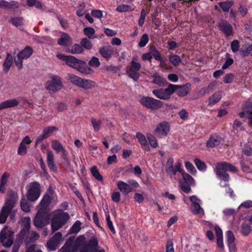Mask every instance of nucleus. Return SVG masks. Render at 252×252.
Masks as SVG:
<instances>
[{
    "mask_svg": "<svg viewBox=\"0 0 252 252\" xmlns=\"http://www.w3.org/2000/svg\"><path fill=\"white\" fill-rule=\"evenodd\" d=\"M149 40V36L147 33H144L141 36L140 41L138 43L139 47H144L146 46Z\"/></svg>",
    "mask_w": 252,
    "mask_h": 252,
    "instance_id": "obj_45",
    "label": "nucleus"
},
{
    "mask_svg": "<svg viewBox=\"0 0 252 252\" xmlns=\"http://www.w3.org/2000/svg\"><path fill=\"white\" fill-rule=\"evenodd\" d=\"M68 80L75 85L86 90L93 88L95 83L90 80L83 79L81 77L72 74H68Z\"/></svg>",
    "mask_w": 252,
    "mask_h": 252,
    "instance_id": "obj_5",
    "label": "nucleus"
},
{
    "mask_svg": "<svg viewBox=\"0 0 252 252\" xmlns=\"http://www.w3.org/2000/svg\"><path fill=\"white\" fill-rule=\"evenodd\" d=\"M20 205L21 209L25 212H29L30 211V208L29 206V204L27 201V200L22 198L21 200Z\"/></svg>",
    "mask_w": 252,
    "mask_h": 252,
    "instance_id": "obj_47",
    "label": "nucleus"
},
{
    "mask_svg": "<svg viewBox=\"0 0 252 252\" xmlns=\"http://www.w3.org/2000/svg\"><path fill=\"white\" fill-rule=\"evenodd\" d=\"M225 171H230L235 173L237 171V169L229 163L226 162L221 163V179L224 181H228L229 176L225 172Z\"/></svg>",
    "mask_w": 252,
    "mask_h": 252,
    "instance_id": "obj_17",
    "label": "nucleus"
},
{
    "mask_svg": "<svg viewBox=\"0 0 252 252\" xmlns=\"http://www.w3.org/2000/svg\"><path fill=\"white\" fill-rule=\"evenodd\" d=\"M91 123L95 131H99L101 128V121L100 120L96 121L95 119H92Z\"/></svg>",
    "mask_w": 252,
    "mask_h": 252,
    "instance_id": "obj_53",
    "label": "nucleus"
},
{
    "mask_svg": "<svg viewBox=\"0 0 252 252\" xmlns=\"http://www.w3.org/2000/svg\"><path fill=\"white\" fill-rule=\"evenodd\" d=\"M58 128L54 126H50L45 127L42 131V133L47 138L50 136L53 133L54 131H57Z\"/></svg>",
    "mask_w": 252,
    "mask_h": 252,
    "instance_id": "obj_33",
    "label": "nucleus"
},
{
    "mask_svg": "<svg viewBox=\"0 0 252 252\" xmlns=\"http://www.w3.org/2000/svg\"><path fill=\"white\" fill-rule=\"evenodd\" d=\"M80 45L82 48L87 50H91L92 48L91 42L87 38H83L80 41Z\"/></svg>",
    "mask_w": 252,
    "mask_h": 252,
    "instance_id": "obj_42",
    "label": "nucleus"
},
{
    "mask_svg": "<svg viewBox=\"0 0 252 252\" xmlns=\"http://www.w3.org/2000/svg\"><path fill=\"white\" fill-rule=\"evenodd\" d=\"M227 57L224 63L221 67L223 69H225L227 68L230 65H231L233 63V60L232 59L229 58V55L228 54H226Z\"/></svg>",
    "mask_w": 252,
    "mask_h": 252,
    "instance_id": "obj_61",
    "label": "nucleus"
},
{
    "mask_svg": "<svg viewBox=\"0 0 252 252\" xmlns=\"http://www.w3.org/2000/svg\"><path fill=\"white\" fill-rule=\"evenodd\" d=\"M31 218L29 217H24L22 220L23 228L27 230H30L31 227Z\"/></svg>",
    "mask_w": 252,
    "mask_h": 252,
    "instance_id": "obj_54",
    "label": "nucleus"
},
{
    "mask_svg": "<svg viewBox=\"0 0 252 252\" xmlns=\"http://www.w3.org/2000/svg\"><path fill=\"white\" fill-rule=\"evenodd\" d=\"M192 213L194 215H198L200 213L202 208L199 203L192 204L190 207Z\"/></svg>",
    "mask_w": 252,
    "mask_h": 252,
    "instance_id": "obj_50",
    "label": "nucleus"
},
{
    "mask_svg": "<svg viewBox=\"0 0 252 252\" xmlns=\"http://www.w3.org/2000/svg\"><path fill=\"white\" fill-rule=\"evenodd\" d=\"M26 4L29 7L35 6L38 9H42L41 3L37 0H27Z\"/></svg>",
    "mask_w": 252,
    "mask_h": 252,
    "instance_id": "obj_37",
    "label": "nucleus"
},
{
    "mask_svg": "<svg viewBox=\"0 0 252 252\" xmlns=\"http://www.w3.org/2000/svg\"><path fill=\"white\" fill-rule=\"evenodd\" d=\"M141 104L147 109L156 110L163 106L162 101L156 99L152 97L142 96L140 99Z\"/></svg>",
    "mask_w": 252,
    "mask_h": 252,
    "instance_id": "obj_9",
    "label": "nucleus"
},
{
    "mask_svg": "<svg viewBox=\"0 0 252 252\" xmlns=\"http://www.w3.org/2000/svg\"><path fill=\"white\" fill-rule=\"evenodd\" d=\"M105 216H106V220L107 221V224L109 227V229H110V230L111 231V232L113 234H115L116 233L115 229L113 226V222L110 220V216L109 215V213L106 214Z\"/></svg>",
    "mask_w": 252,
    "mask_h": 252,
    "instance_id": "obj_48",
    "label": "nucleus"
},
{
    "mask_svg": "<svg viewBox=\"0 0 252 252\" xmlns=\"http://www.w3.org/2000/svg\"><path fill=\"white\" fill-rule=\"evenodd\" d=\"M90 172L92 174V175L95 179L98 181H103V176L101 174H100L96 166H93L92 167H91L90 168Z\"/></svg>",
    "mask_w": 252,
    "mask_h": 252,
    "instance_id": "obj_29",
    "label": "nucleus"
},
{
    "mask_svg": "<svg viewBox=\"0 0 252 252\" xmlns=\"http://www.w3.org/2000/svg\"><path fill=\"white\" fill-rule=\"evenodd\" d=\"M51 147L57 153H59L64 149L62 144L57 140L52 141Z\"/></svg>",
    "mask_w": 252,
    "mask_h": 252,
    "instance_id": "obj_32",
    "label": "nucleus"
},
{
    "mask_svg": "<svg viewBox=\"0 0 252 252\" xmlns=\"http://www.w3.org/2000/svg\"><path fill=\"white\" fill-rule=\"evenodd\" d=\"M194 163L199 170L204 171L206 169V166L204 162L198 158H195Z\"/></svg>",
    "mask_w": 252,
    "mask_h": 252,
    "instance_id": "obj_41",
    "label": "nucleus"
},
{
    "mask_svg": "<svg viewBox=\"0 0 252 252\" xmlns=\"http://www.w3.org/2000/svg\"><path fill=\"white\" fill-rule=\"evenodd\" d=\"M214 229L217 236V246L219 248H220V228L216 225L215 226Z\"/></svg>",
    "mask_w": 252,
    "mask_h": 252,
    "instance_id": "obj_57",
    "label": "nucleus"
},
{
    "mask_svg": "<svg viewBox=\"0 0 252 252\" xmlns=\"http://www.w3.org/2000/svg\"><path fill=\"white\" fill-rule=\"evenodd\" d=\"M91 15L95 17L100 19L102 17L103 14L102 11L100 10H93L91 11Z\"/></svg>",
    "mask_w": 252,
    "mask_h": 252,
    "instance_id": "obj_64",
    "label": "nucleus"
},
{
    "mask_svg": "<svg viewBox=\"0 0 252 252\" xmlns=\"http://www.w3.org/2000/svg\"><path fill=\"white\" fill-rule=\"evenodd\" d=\"M15 194V191H11L9 194V198L7 199L4 206L1 208L0 212V223H4L10 215L12 209L14 208L15 204V201L13 199Z\"/></svg>",
    "mask_w": 252,
    "mask_h": 252,
    "instance_id": "obj_3",
    "label": "nucleus"
},
{
    "mask_svg": "<svg viewBox=\"0 0 252 252\" xmlns=\"http://www.w3.org/2000/svg\"><path fill=\"white\" fill-rule=\"evenodd\" d=\"M132 10L133 9L131 6L124 4H120L116 8V11L119 12H125L132 11Z\"/></svg>",
    "mask_w": 252,
    "mask_h": 252,
    "instance_id": "obj_44",
    "label": "nucleus"
},
{
    "mask_svg": "<svg viewBox=\"0 0 252 252\" xmlns=\"http://www.w3.org/2000/svg\"><path fill=\"white\" fill-rule=\"evenodd\" d=\"M251 227L249 224H244L242 226L241 232L244 235H248L251 231Z\"/></svg>",
    "mask_w": 252,
    "mask_h": 252,
    "instance_id": "obj_60",
    "label": "nucleus"
},
{
    "mask_svg": "<svg viewBox=\"0 0 252 252\" xmlns=\"http://www.w3.org/2000/svg\"><path fill=\"white\" fill-rule=\"evenodd\" d=\"M183 181L180 182V187L183 191L188 193L190 190V186L194 184V180L191 176L186 172H183Z\"/></svg>",
    "mask_w": 252,
    "mask_h": 252,
    "instance_id": "obj_12",
    "label": "nucleus"
},
{
    "mask_svg": "<svg viewBox=\"0 0 252 252\" xmlns=\"http://www.w3.org/2000/svg\"><path fill=\"white\" fill-rule=\"evenodd\" d=\"M220 141V137L214 134L212 135L206 143V146L209 148H213L218 146Z\"/></svg>",
    "mask_w": 252,
    "mask_h": 252,
    "instance_id": "obj_25",
    "label": "nucleus"
},
{
    "mask_svg": "<svg viewBox=\"0 0 252 252\" xmlns=\"http://www.w3.org/2000/svg\"><path fill=\"white\" fill-rule=\"evenodd\" d=\"M51 196L46 194L40 202L38 210H44L45 211H49L48 208L51 203Z\"/></svg>",
    "mask_w": 252,
    "mask_h": 252,
    "instance_id": "obj_21",
    "label": "nucleus"
},
{
    "mask_svg": "<svg viewBox=\"0 0 252 252\" xmlns=\"http://www.w3.org/2000/svg\"><path fill=\"white\" fill-rule=\"evenodd\" d=\"M20 6V3L15 0L9 2L5 0H0V8L15 12L19 9Z\"/></svg>",
    "mask_w": 252,
    "mask_h": 252,
    "instance_id": "obj_15",
    "label": "nucleus"
},
{
    "mask_svg": "<svg viewBox=\"0 0 252 252\" xmlns=\"http://www.w3.org/2000/svg\"><path fill=\"white\" fill-rule=\"evenodd\" d=\"M88 64L89 65L95 67H98L100 65L98 59L95 57H93L89 62Z\"/></svg>",
    "mask_w": 252,
    "mask_h": 252,
    "instance_id": "obj_56",
    "label": "nucleus"
},
{
    "mask_svg": "<svg viewBox=\"0 0 252 252\" xmlns=\"http://www.w3.org/2000/svg\"><path fill=\"white\" fill-rule=\"evenodd\" d=\"M149 52L152 55V57H154L156 60H160L161 54L154 45L150 46Z\"/></svg>",
    "mask_w": 252,
    "mask_h": 252,
    "instance_id": "obj_34",
    "label": "nucleus"
},
{
    "mask_svg": "<svg viewBox=\"0 0 252 252\" xmlns=\"http://www.w3.org/2000/svg\"><path fill=\"white\" fill-rule=\"evenodd\" d=\"M136 60V58L133 57L130 64L127 66L126 69L127 75L134 82L138 80L140 76L139 71L141 68V63L135 62Z\"/></svg>",
    "mask_w": 252,
    "mask_h": 252,
    "instance_id": "obj_6",
    "label": "nucleus"
},
{
    "mask_svg": "<svg viewBox=\"0 0 252 252\" xmlns=\"http://www.w3.org/2000/svg\"><path fill=\"white\" fill-rule=\"evenodd\" d=\"M72 38L69 34L66 32H62L61 37L58 39V44L63 46H68L71 42Z\"/></svg>",
    "mask_w": 252,
    "mask_h": 252,
    "instance_id": "obj_24",
    "label": "nucleus"
},
{
    "mask_svg": "<svg viewBox=\"0 0 252 252\" xmlns=\"http://www.w3.org/2000/svg\"><path fill=\"white\" fill-rule=\"evenodd\" d=\"M51 80L45 84V88L51 94L60 91L63 87L62 78L57 75H53Z\"/></svg>",
    "mask_w": 252,
    "mask_h": 252,
    "instance_id": "obj_7",
    "label": "nucleus"
},
{
    "mask_svg": "<svg viewBox=\"0 0 252 252\" xmlns=\"http://www.w3.org/2000/svg\"><path fill=\"white\" fill-rule=\"evenodd\" d=\"M12 56L9 53H7L6 59L3 64V69L5 71L7 72L9 70L12 63Z\"/></svg>",
    "mask_w": 252,
    "mask_h": 252,
    "instance_id": "obj_31",
    "label": "nucleus"
},
{
    "mask_svg": "<svg viewBox=\"0 0 252 252\" xmlns=\"http://www.w3.org/2000/svg\"><path fill=\"white\" fill-rule=\"evenodd\" d=\"M117 187L125 195L128 194L132 189L130 185L122 181H119L117 182Z\"/></svg>",
    "mask_w": 252,
    "mask_h": 252,
    "instance_id": "obj_23",
    "label": "nucleus"
},
{
    "mask_svg": "<svg viewBox=\"0 0 252 252\" xmlns=\"http://www.w3.org/2000/svg\"><path fill=\"white\" fill-rule=\"evenodd\" d=\"M136 137L141 146L145 145L147 142L145 136L140 132H137L136 133Z\"/></svg>",
    "mask_w": 252,
    "mask_h": 252,
    "instance_id": "obj_52",
    "label": "nucleus"
},
{
    "mask_svg": "<svg viewBox=\"0 0 252 252\" xmlns=\"http://www.w3.org/2000/svg\"><path fill=\"white\" fill-rule=\"evenodd\" d=\"M29 232V230H27L26 229L22 228L18 235L16 241L22 243L25 237L28 234Z\"/></svg>",
    "mask_w": 252,
    "mask_h": 252,
    "instance_id": "obj_40",
    "label": "nucleus"
},
{
    "mask_svg": "<svg viewBox=\"0 0 252 252\" xmlns=\"http://www.w3.org/2000/svg\"><path fill=\"white\" fill-rule=\"evenodd\" d=\"M147 140H148L150 145L154 148L158 146V141L155 136L151 133L147 134Z\"/></svg>",
    "mask_w": 252,
    "mask_h": 252,
    "instance_id": "obj_38",
    "label": "nucleus"
},
{
    "mask_svg": "<svg viewBox=\"0 0 252 252\" xmlns=\"http://www.w3.org/2000/svg\"><path fill=\"white\" fill-rule=\"evenodd\" d=\"M166 252H174L173 242L169 240L167 241L166 245Z\"/></svg>",
    "mask_w": 252,
    "mask_h": 252,
    "instance_id": "obj_62",
    "label": "nucleus"
},
{
    "mask_svg": "<svg viewBox=\"0 0 252 252\" xmlns=\"http://www.w3.org/2000/svg\"><path fill=\"white\" fill-rule=\"evenodd\" d=\"M239 116L241 118L248 117L250 119L249 124L252 126V102L246 104L243 111L239 114Z\"/></svg>",
    "mask_w": 252,
    "mask_h": 252,
    "instance_id": "obj_18",
    "label": "nucleus"
},
{
    "mask_svg": "<svg viewBox=\"0 0 252 252\" xmlns=\"http://www.w3.org/2000/svg\"><path fill=\"white\" fill-rule=\"evenodd\" d=\"M58 245L59 244L51 238L47 242V247L51 250H56Z\"/></svg>",
    "mask_w": 252,
    "mask_h": 252,
    "instance_id": "obj_55",
    "label": "nucleus"
},
{
    "mask_svg": "<svg viewBox=\"0 0 252 252\" xmlns=\"http://www.w3.org/2000/svg\"><path fill=\"white\" fill-rule=\"evenodd\" d=\"M7 226H5L0 232V242L3 243L7 236Z\"/></svg>",
    "mask_w": 252,
    "mask_h": 252,
    "instance_id": "obj_59",
    "label": "nucleus"
},
{
    "mask_svg": "<svg viewBox=\"0 0 252 252\" xmlns=\"http://www.w3.org/2000/svg\"><path fill=\"white\" fill-rule=\"evenodd\" d=\"M153 79L152 83L153 84H157L160 87H163L164 86L166 82V80L165 78L161 77L160 76L154 74L153 76Z\"/></svg>",
    "mask_w": 252,
    "mask_h": 252,
    "instance_id": "obj_28",
    "label": "nucleus"
},
{
    "mask_svg": "<svg viewBox=\"0 0 252 252\" xmlns=\"http://www.w3.org/2000/svg\"><path fill=\"white\" fill-rule=\"evenodd\" d=\"M69 219L68 213L62 210H58L54 212L51 219V229L55 232L62 227Z\"/></svg>",
    "mask_w": 252,
    "mask_h": 252,
    "instance_id": "obj_2",
    "label": "nucleus"
},
{
    "mask_svg": "<svg viewBox=\"0 0 252 252\" xmlns=\"http://www.w3.org/2000/svg\"><path fill=\"white\" fill-rule=\"evenodd\" d=\"M233 5V2L232 1L221 2V9L223 11L228 12Z\"/></svg>",
    "mask_w": 252,
    "mask_h": 252,
    "instance_id": "obj_51",
    "label": "nucleus"
},
{
    "mask_svg": "<svg viewBox=\"0 0 252 252\" xmlns=\"http://www.w3.org/2000/svg\"><path fill=\"white\" fill-rule=\"evenodd\" d=\"M47 162L50 170L53 172L57 171V167L54 163V157L53 152L49 150L47 152Z\"/></svg>",
    "mask_w": 252,
    "mask_h": 252,
    "instance_id": "obj_22",
    "label": "nucleus"
},
{
    "mask_svg": "<svg viewBox=\"0 0 252 252\" xmlns=\"http://www.w3.org/2000/svg\"><path fill=\"white\" fill-rule=\"evenodd\" d=\"M81 222L79 220H76L69 229L70 234H76L81 229Z\"/></svg>",
    "mask_w": 252,
    "mask_h": 252,
    "instance_id": "obj_35",
    "label": "nucleus"
},
{
    "mask_svg": "<svg viewBox=\"0 0 252 252\" xmlns=\"http://www.w3.org/2000/svg\"><path fill=\"white\" fill-rule=\"evenodd\" d=\"M50 219L49 211L38 210L33 219V224L37 228H42L49 223Z\"/></svg>",
    "mask_w": 252,
    "mask_h": 252,
    "instance_id": "obj_4",
    "label": "nucleus"
},
{
    "mask_svg": "<svg viewBox=\"0 0 252 252\" xmlns=\"http://www.w3.org/2000/svg\"><path fill=\"white\" fill-rule=\"evenodd\" d=\"M33 52L32 48L30 46H26L24 49L20 52L15 59V63L19 69L23 67V60L30 58Z\"/></svg>",
    "mask_w": 252,
    "mask_h": 252,
    "instance_id": "obj_11",
    "label": "nucleus"
},
{
    "mask_svg": "<svg viewBox=\"0 0 252 252\" xmlns=\"http://www.w3.org/2000/svg\"><path fill=\"white\" fill-rule=\"evenodd\" d=\"M99 53L101 56L108 60L113 54V51L110 46H103L99 49Z\"/></svg>",
    "mask_w": 252,
    "mask_h": 252,
    "instance_id": "obj_27",
    "label": "nucleus"
},
{
    "mask_svg": "<svg viewBox=\"0 0 252 252\" xmlns=\"http://www.w3.org/2000/svg\"><path fill=\"white\" fill-rule=\"evenodd\" d=\"M177 87L174 84H170L166 89L159 88L152 91L153 94L157 98L167 100L169 99L171 95L175 93V88Z\"/></svg>",
    "mask_w": 252,
    "mask_h": 252,
    "instance_id": "obj_8",
    "label": "nucleus"
},
{
    "mask_svg": "<svg viewBox=\"0 0 252 252\" xmlns=\"http://www.w3.org/2000/svg\"><path fill=\"white\" fill-rule=\"evenodd\" d=\"M98 248V240L95 236L92 237L87 243L82 246L80 252H92Z\"/></svg>",
    "mask_w": 252,
    "mask_h": 252,
    "instance_id": "obj_14",
    "label": "nucleus"
},
{
    "mask_svg": "<svg viewBox=\"0 0 252 252\" xmlns=\"http://www.w3.org/2000/svg\"><path fill=\"white\" fill-rule=\"evenodd\" d=\"M19 101L16 98L8 99L0 103V110L17 106Z\"/></svg>",
    "mask_w": 252,
    "mask_h": 252,
    "instance_id": "obj_26",
    "label": "nucleus"
},
{
    "mask_svg": "<svg viewBox=\"0 0 252 252\" xmlns=\"http://www.w3.org/2000/svg\"><path fill=\"white\" fill-rule=\"evenodd\" d=\"M220 99V95L219 93H215L212 96L209 98V105L211 106L214 105L218 102Z\"/></svg>",
    "mask_w": 252,
    "mask_h": 252,
    "instance_id": "obj_36",
    "label": "nucleus"
},
{
    "mask_svg": "<svg viewBox=\"0 0 252 252\" xmlns=\"http://www.w3.org/2000/svg\"><path fill=\"white\" fill-rule=\"evenodd\" d=\"M73 241L74 238L70 237L58 252H77V249L76 246L73 245Z\"/></svg>",
    "mask_w": 252,
    "mask_h": 252,
    "instance_id": "obj_16",
    "label": "nucleus"
},
{
    "mask_svg": "<svg viewBox=\"0 0 252 252\" xmlns=\"http://www.w3.org/2000/svg\"><path fill=\"white\" fill-rule=\"evenodd\" d=\"M170 126L168 122L163 121L158 124L154 130V134L159 138L166 137L170 131Z\"/></svg>",
    "mask_w": 252,
    "mask_h": 252,
    "instance_id": "obj_13",
    "label": "nucleus"
},
{
    "mask_svg": "<svg viewBox=\"0 0 252 252\" xmlns=\"http://www.w3.org/2000/svg\"><path fill=\"white\" fill-rule=\"evenodd\" d=\"M169 60L170 62L174 65L177 66L181 62L180 57L177 55H171L169 57Z\"/></svg>",
    "mask_w": 252,
    "mask_h": 252,
    "instance_id": "obj_43",
    "label": "nucleus"
},
{
    "mask_svg": "<svg viewBox=\"0 0 252 252\" xmlns=\"http://www.w3.org/2000/svg\"><path fill=\"white\" fill-rule=\"evenodd\" d=\"M83 32L85 35L87 36L89 38H94L93 36L95 33V30L91 27H86L83 29Z\"/></svg>",
    "mask_w": 252,
    "mask_h": 252,
    "instance_id": "obj_46",
    "label": "nucleus"
},
{
    "mask_svg": "<svg viewBox=\"0 0 252 252\" xmlns=\"http://www.w3.org/2000/svg\"><path fill=\"white\" fill-rule=\"evenodd\" d=\"M27 153V146L25 144L20 143L18 150V154L20 155H25Z\"/></svg>",
    "mask_w": 252,
    "mask_h": 252,
    "instance_id": "obj_58",
    "label": "nucleus"
},
{
    "mask_svg": "<svg viewBox=\"0 0 252 252\" xmlns=\"http://www.w3.org/2000/svg\"><path fill=\"white\" fill-rule=\"evenodd\" d=\"M40 194V184L37 181L30 183L27 193L28 199L30 201H34L38 199Z\"/></svg>",
    "mask_w": 252,
    "mask_h": 252,
    "instance_id": "obj_10",
    "label": "nucleus"
},
{
    "mask_svg": "<svg viewBox=\"0 0 252 252\" xmlns=\"http://www.w3.org/2000/svg\"><path fill=\"white\" fill-rule=\"evenodd\" d=\"M185 167L188 172L194 175L196 173V170L193 164L189 161H186L185 163Z\"/></svg>",
    "mask_w": 252,
    "mask_h": 252,
    "instance_id": "obj_49",
    "label": "nucleus"
},
{
    "mask_svg": "<svg viewBox=\"0 0 252 252\" xmlns=\"http://www.w3.org/2000/svg\"><path fill=\"white\" fill-rule=\"evenodd\" d=\"M10 23L16 27L22 26L23 25V18L21 17H14L11 18Z\"/></svg>",
    "mask_w": 252,
    "mask_h": 252,
    "instance_id": "obj_39",
    "label": "nucleus"
},
{
    "mask_svg": "<svg viewBox=\"0 0 252 252\" xmlns=\"http://www.w3.org/2000/svg\"><path fill=\"white\" fill-rule=\"evenodd\" d=\"M57 57L64 61L67 65L77 70L82 74L89 75L94 72L93 69L88 66L85 61L78 59L74 56L59 54Z\"/></svg>",
    "mask_w": 252,
    "mask_h": 252,
    "instance_id": "obj_1",
    "label": "nucleus"
},
{
    "mask_svg": "<svg viewBox=\"0 0 252 252\" xmlns=\"http://www.w3.org/2000/svg\"><path fill=\"white\" fill-rule=\"evenodd\" d=\"M177 87L175 88V92H177V95L180 97H184L186 96L189 91L190 84L187 83L183 86L175 85Z\"/></svg>",
    "mask_w": 252,
    "mask_h": 252,
    "instance_id": "obj_19",
    "label": "nucleus"
},
{
    "mask_svg": "<svg viewBox=\"0 0 252 252\" xmlns=\"http://www.w3.org/2000/svg\"><path fill=\"white\" fill-rule=\"evenodd\" d=\"M67 52L72 54H80L84 53V49L80 44L75 43L72 46L71 49H68Z\"/></svg>",
    "mask_w": 252,
    "mask_h": 252,
    "instance_id": "obj_30",
    "label": "nucleus"
},
{
    "mask_svg": "<svg viewBox=\"0 0 252 252\" xmlns=\"http://www.w3.org/2000/svg\"><path fill=\"white\" fill-rule=\"evenodd\" d=\"M221 32H223L226 38H229L233 35L232 26L225 21L221 23Z\"/></svg>",
    "mask_w": 252,
    "mask_h": 252,
    "instance_id": "obj_20",
    "label": "nucleus"
},
{
    "mask_svg": "<svg viewBox=\"0 0 252 252\" xmlns=\"http://www.w3.org/2000/svg\"><path fill=\"white\" fill-rule=\"evenodd\" d=\"M178 115L180 116V118L183 120L187 119L189 117L188 112L184 109H182L180 111H179Z\"/></svg>",
    "mask_w": 252,
    "mask_h": 252,
    "instance_id": "obj_63",
    "label": "nucleus"
}]
</instances>
